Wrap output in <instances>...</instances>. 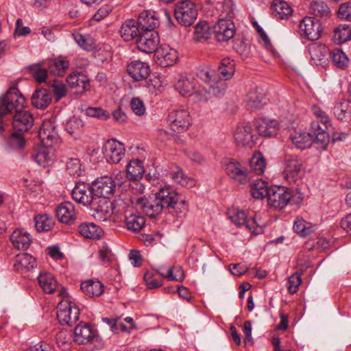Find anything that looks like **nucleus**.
Instances as JSON below:
<instances>
[{
    "instance_id": "nucleus-33",
    "label": "nucleus",
    "mask_w": 351,
    "mask_h": 351,
    "mask_svg": "<svg viewBox=\"0 0 351 351\" xmlns=\"http://www.w3.org/2000/svg\"><path fill=\"white\" fill-rule=\"evenodd\" d=\"M36 265L35 258L26 253L19 254L16 256L14 267L19 272L29 271Z\"/></svg>"
},
{
    "instance_id": "nucleus-39",
    "label": "nucleus",
    "mask_w": 351,
    "mask_h": 351,
    "mask_svg": "<svg viewBox=\"0 0 351 351\" xmlns=\"http://www.w3.org/2000/svg\"><path fill=\"white\" fill-rule=\"evenodd\" d=\"M144 172L143 162L140 160H132L127 165L126 176L130 180L138 181L142 178Z\"/></svg>"
},
{
    "instance_id": "nucleus-11",
    "label": "nucleus",
    "mask_w": 351,
    "mask_h": 351,
    "mask_svg": "<svg viewBox=\"0 0 351 351\" xmlns=\"http://www.w3.org/2000/svg\"><path fill=\"white\" fill-rule=\"evenodd\" d=\"M167 121L172 130L180 133L189 129L192 124V118L187 109L179 108L169 113Z\"/></svg>"
},
{
    "instance_id": "nucleus-16",
    "label": "nucleus",
    "mask_w": 351,
    "mask_h": 351,
    "mask_svg": "<svg viewBox=\"0 0 351 351\" xmlns=\"http://www.w3.org/2000/svg\"><path fill=\"white\" fill-rule=\"evenodd\" d=\"M92 184L95 196L106 199H108L109 197L114 194L116 189L114 180L109 176L101 177L94 181Z\"/></svg>"
},
{
    "instance_id": "nucleus-6",
    "label": "nucleus",
    "mask_w": 351,
    "mask_h": 351,
    "mask_svg": "<svg viewBox=\"0 0 351 351\" xmlns=\"http://www.w3.org/2000/svg\"><path fill=\"white\" fill-rule=\"evenodd\" d=\"M302 201V194L285 186L271 189L267 198L268 204L274 208L282 209L289 203L298 204Z\"/></svg>"
},
{
    "instance_id": "nucleus-19",
    "label": "nucleus",
    "mask_w": 351,
    "mask_h": 351,
    "mask_svg": "<svg viewBox=\"0 0 351 351\" xmlns=\"http://www.w3.org/2000/svg\"><path fill=\"white\" fill-rule=\"evenodd\" d=\"M234 137L238 145L252 147L256 143V136L253 134L249 123H242L237 126Z\"/></svg>"
},
{
    "instance_id": "nucleus-30",
    "label": "nucleus",
    "mask_w": 351,
    "mask_h": 351,
    "mask_svg": "<svg viewBox=\"0 0 351 351\" xmlns=\"http://www.w3.org/2000/svg\"><path fill=\"white\" fill-rule=\"evenodd\" d=\"M156 57L162 66L173 65L178 58L177 51L168 45H162L156 51Z\"/></svg>"
},
{
    "instance_id": "nucleus-28",
    "label": "nucleus",
    "mask_w": 351,
    "mask_h": 351,
    "mask_svg": "<svg viewBox=\"0 0 351 351\" xmlns=\"http://www.w3.org/2000/svg\"><path fill=\"white\" fill-rule=\"evenodd\" d=\"M119 32L121 36L125 41L136 40V38L142 34L137 21L134 19L126 20L122 24Z\"/></svg>"
},
{
    "instance_id": "nucleus-23",
    "label": "nucleus",
    "mask_w": 351,
    "mask_h": 351,
    "mask_svg": "<svg viewBox=\"0 0 351 351\" xmlns=\"http://www.w3.org/2000/svg\"><path fill=\"white\" fill-rule=\"evenodd\" d=\"M199 86L197 80L191 76H182L175 84L176 90L182 95L189 97L195 95L199 98Z\"/></svg>"
},
{
    "instance_id": "nucleus-60",
    "label": "nucleus",
    "mask_w": 351,
    "mask_h": 351,
    "mask_svg": "<svg viewBox=\"0 0 351 351\" xmlns=\"http://www.w3.org/2000/svg\"><path fill=\"white\" fill-rule=\"evenodd\" d=\"M244 226L256 235L263 232L262 224L259 223L255 217L247 218Z\"/></svg>"
},
{
    "instance_id": "nucleus-45",
    "label": "nucleus",
    "mask_w": 351,
    "mask_h": 351,
    "mask_svg": "<svg viewBox=\"0 0 351 351\" xmlns=\"http://www.w3.org/2000/svg\"><path fill=\"white\" fill-rule=\"evenodd\" d=\"M271 189H269L267 183L261 179L256 180L251 186V194L253 198L261 199L269 196Z\"/></svg>"
},
{
    "instance_id": "nucleus-54",
    "label": "nucleus",
    "mask_w": 351,
    "mask_h": 351,
    "mask_svg": "<svg viewBox=\"0 0 351 351\" xmlns=\"http://www.w3.org/2000/svg\"><path fill=\"white\" fill-rule=\"evenodd\" d=\"M293 230L298 234L304 237L312 233L315 230V226L302 218H297L294 221Z\"/></svg>"
},
{
    "instance_id": "nucleus-24",
    "label": "nucleus",
    "mask_w": 351,
    "mask_h": 351,
    "mask_svg": "<svg viewBox=\"0 0 351 351\" xmlns=\"http://www.w3.org/2000/svg\"><path fill=\"white\" fill-rule=\"evenodd\" d=\"M69 86L76 94H82L90 88L89 80L86 75L80 72H73L66 77Z\"/></svg>"
},
{
    "instance_id": "nucleus-17",
    "label": "nucleus",
    "mask_w": 351,
    "mask_h": 351,
    "mask_svg": "<svg viewBox=\"0 0 351 351\" xmlns=\"http://www.w3.org/2000/svg\"><path fill=\"white\" fill-rule=\"evenodd\" d=\"M159 36L157 32H142L136 38L137 48L145 53L156 52L159 44Z\"/></svg>"
},
{
    "instance_id": "nucleus-42",
    "label": "nucleus",
    "mask_w": 351,
    "mask_h": 351,
    "mask_svg": "<svg viewBox=\"0 0 351 351\" xmlns=\"http://www.w3.org/2000/svg\"><path fill=\"white\" fill-rule=\"evenodd\" d=\"M351 40V26L346 24L338 25L333 32L332 40L337 45H341Z\"/></svg>"
},
{
    "instance_id": "nucleus-49",
    "label": "nucleus",
    "mask_w": 351,
    "mask_h": 351,
    "mask_svg": "<svg viewBox=\"0 0 351 351\" xmlns=\"http://www.w3.org/2000/svg\"><path fill=\"white\" fill-rule=\"evenodd\" d=\"M125 221L127 229L133 232L141 230L145 223V218L138 215H130L125 217Z\"/></svg>"
},
{
    "instance_id": "nucleus-8",
    "label": "nucleus",
    "mask_w": 351,
    "mask_h": 351,
    "mask_svg": "<svg viewBox=\"0 0 351 351\" xmlns=\"http://www.w3.org/2000/svg\"><path fill=\"white\" fill-rule=\"evenodd\" d=\"M93 189V185L90 186L84 182H78L72 191V197L83 206H89L97 215L102 198L95 197Z\"/></svg>"
},
{
    "instance_id": "nucleus-3",
    "label": "nucleus",
    "mask_w": 351,
    "mask_h": 351,
    "mask_svg": "<svg viewBox=\"0 0 351 351\" xmlns=\"http://www.w3.org/2000/svg\"><path fill=\"white\" fill-rule=\"evenodd\" d=\"M38 136L44 147L36 151L32 157L38 165L45 167L53 161V152L49 147H52L58 139L54 121L50 119L45 120L39 129Z\"/></svg>"
},
{
    "instance_id": "nucleus-55",
    "label": "nucleus",
    "mask_w": 351,
    "mask_h": 351,
    "mask_svg": "<svg viewBox=\"0 0 351 351\" xmlns=\"http://www.w3.org/2000/svg\"><path fill=\"white\" fill-rule=\"evenodd\" d=\"M230 219L237 226H244L247 219L246 213L240 210L232 209L228 211Z\"/></svg>"
},
{
    "instance_id": "nucleus-63",
    "label": "nucleus",
    "mask_w": 351,
    "mask_h": 351,
    "mask_svg": "<svg viewBox=\"0 0 351 351\" xmlns=\"http://www.w3.org/2000/svg\"><path fill=\"white\" fill-rule=\"evenodd\" d=\"M340 19L351 21V3L346 2L340 5L337 11Z\"/></svg>"
},
{
    "instance_id": "nucleus-62",
    "label": "nucleus",
    "mask_w": 351,
    "mask_h": 351,
    "mask_svg": "<svg viewBox=\"0 0 351 351\" xmlns=\"http://www.w3.org/2000/svg\"><path fill=\"white\" fill-rule=\"evenodd\" d=\"M86 114L89 117H97L102 120H106L110 117L108 112L101 108L89 107L86 110Z\"/></svg>"
},
{
    "instance_id": "nucleus-35",
    "label": "nucleus",
    "mask_w": 351,
    "mask_h": 351,
    "mask_svg": "<svg viewBox=\"0 0 351 351\" xmlns=\"http://www.w3.org/2000/svg\"><path fill=\"white\" fill-rule=\"evenodd\" d=\"M169 176L175 182L185 187L191 188L196 183L193 178L185 176L182 169L176 165L171 166Z\"/></svg>"
},
{
    "instance_id": "nucleus-32",
    "label": "nucleus",
    "mask_w": 351,
    "mask_h": 351,
    "mask_svg": "<svg viewBox=\"0 0 351 351\" xmlns=\"http://www.w3.org/2000/svg\"><path fill=\"white\" fill-rule=\"evenodd\" d=\"M10 240L14 247L25 250L32 243L30 234L23 230H16L10 236Z\"/></svg>"
},
{
    "instance_id": "nucleus-21",
    "label": "nucleus",
    "mask_w": 351,
    "mask_h": 351,
    "mask_svg": "<svg viewBox=\"0 0 351 351\" xmlns=\"http://www.w3.org/2000/svg\"><path fill=\"white\" fill-rule=\"evenodd\" d=\"M96 337V332L87 323L80 322L75 328L73 341L79 345L91 343Z\"/></svg>"
},
{
    "instance_id": "nucleus-18",
    "label": "nucleus",
    "mask_w": 351,
    "mask_h": 351,
    "mask_svg": "<svg viewBox=\"0 0 351 351\" xmlns=\"http://www.w3.org/2000/svg\"><path fill=\"white\" fill-rule=\"evenodd\" d=\"M104 149L106 160L110 163L117 164L125 156L124 145L114 139L108 141Z\"/></svg>"
},
{
    "instance_id": "nucleus-44",
    "label": "nucleus",
    "mask_w": 351,
    "mask_h": 351,
    "mask_svg": "<svg viewBox=\"0 0 351 351\" xmlns=\"http://www.w3.org/2000/svg\"><path fill=\"white\" fill-rule=\"evenodd\" d=\"M84 121L76 117L70 118L66 123V131L74 138H77L84 131Z\"/></svg>"
},
{
    "instance_id": "nucleus-27",
    "label": "nucleus",
    "mask_w": 351,
    "mask_h": 351,
    "mask_svg": "<svg viewBox=\"0 0 351 351\" xmlns=\"http://www.w3.org/2000/svg\"><path fill=\"white\" fill-rule=\"evenodd\" d=\"M56 215L59 221L71 225L76 219V213L74 205L69 202L60 204L56 210Z\"/></svg>"
},
{
    "instance_id": "nucleus-5",
    "label": "nucleus",
    "mask_w": 351,
    "mask_h": 351,
    "mask_svg": "<svg viewBox=\"0 0 351 351\" xmlns=\"http://www.w3.org/2000/svg\"><path fill=\"white\" fill-rule=\"evenodd\" d=\"M223 12L228 18H221L213 25V33L215 38L219 42H226L231 39L235 34V25L231 18L233 16L232 3L231 0H225Z\"/></svg>"
},
{
    "instance_id": "nucleus-1",
    "label": "nucleus",
    "mask_w": 351,
    "mask_h": 351,
    "mask_svg": "<svg viewBox=\"0 0 351 351\" xmlns=\"http://www.w3.org/2000/svg\"><path fill=\"white\" fill-rule=\"evenodd\" d=\"M311 111L316 120L311 122V133L297 132L291 135L290 138L295 146L300 149L310 147L314 140L321 143L322 149H326L329 142V128H332L330 118L318 106H313Z\"/></svg>"
},
{
    "instance_id": "nucleus-7",
    "label": "nucleus",
    "mask_w": 351,
    "mask_h": 351,
    "mask_svg": "<svg viewBox=\"0 0 351 351\" xmlns=\"http://www.w3.org/2000/svg\"><path fill=\"white\" fill-rule=\"evenodd\" d=\"M130 207V199L125 196H118L110 202L102 198L97 212V217L103 221L108 220L112 215H123Z\"/></svg>"
},
{
    "instance_id": "nucleus-20",
    "label": "nucleus",
    "mask_w": 351,
    "mask_h": 351,
    "mask_svg": "<svg viewBox=\"0 0 351 351\" xmlns=\"http://www.w3.org/2000/svg\"><path fill=\"white\" fill-rule=\"evenodd\" d=\"M155 195L164 209L174 207L175 204L178 203L180 198L174 188L169 185L160 188L158 191L155 193Z\"/></svg>"
},
{
    "instance_id": "nucleus-10",
    "label": "nucleus",
    "mask_w": 351,
    "mask_h": 351,
    "mask_svg": "<svg viewBox=\"0 0 351 351\" xmlns=\"http://www.w3.org/2000/svg\"><path fill=\"white\" fill-rule=\"evenodd\" d=\"M223 166L227 176L239 184H245L251 180L250 172L234 159H225L223 161Z\"/></svg>"
},
{
    "instance_id": "nucleus-38",
    "label": "nucleus",
    "mask_w": 351,
    "mask_h": 351,
    "mask_svg": "<svg viewBox=\"0 0 351 351\" xmlns=\"http://www.w3.org/2000/svg\"><path fill=\"white\" fill-rule=\"evenodd\" d=\"M81 289L89 297H98L104 292V285L99 280H88L82 282Z\"/></svg>"
},
{
    "instance_id": "nucleus-14",
    "label": "nucleus",
    "mask_w": 351,
    "mask_h": 351,
    "mask_svg": "<svg viewBox=\"0 0 351 351\" xmlns=\"http://www.w3.org/2000/svg\"><path fill=\"white\" fill-rule=\"evenodd\" d=\"M300 32L308 40H316L321 36V23L317 19L306 16L300 23Z\"/></svg>"
},
{
    "instance_id": "nucleus-52",
    "label": "nucleus",
    "mask_w": 351,
    "mask_h": 351,
    "mask_svg": "<svg viewBox=\"0 0 351 351\" xmlns=\"http://www.w3.org/2000/svg\"><path fill=\"white\" fill-rule=\"evenodd\" d=\"M54 226V221L47 215H40L35 217V227L38 232L49 231Z\"/></svg>"
},
{
    "instance_id": "nucleus-2",
    "label": "nucleus",
    "mask_w": 351,
    "mask_h": 351,
    "mask_svg": "<svg viewBox=\"0 0 351 351\" xmlns=\"http://www.w3.org/2000/svg\"><path fill=\"white\" fill-rule=\"evenodd\" d=\"M26 100L16 87H11L5 95L0 97V116L15 112L12 121L14 130L20 133L27 132L34 125L32 114L23 110Z\"/></svg>"
},
{
    "instance_id": "nucleus-36",
    "label": "nucleus",
    "mask_w": 351,
    "mask_h": 351,
    "mask_svg": "<svg viewBox=\"0 0 351 351\" xmlns=\"http://www.w3.org/2000/svg\"><path fill=\"white\" fill-rule=\"evenodd\" d=\"M293 10L289 4L282 0H274L271 5V12L274 17L279 19H288Z\"/></svg>"
},
{
    "instance_id": "nucleus-9",
    "label": "nucleus",
    "mask_w": 351,
    "mask_h": 351,
    "mask_svg": "<svg viewBox=\"0 0 351 351\" xmlns=\"http://www.w3.org/2000/svg\"><path fill=\"white\" fill-rule=\"evenodd\" d=\"M174 16L180 25L185 27L190 26L197 19V8L189 0L179 1L175 5Z\"/></svg>"
},
{
    "instance_id": "nucleus-51",
    "label": "nucleus",
    "mask_w": 351,
    "mask_h": 351,
    "mask_svg": "<svg viewBox=\"0 0 351 351\" xmlns=\"http://www.w3.org/2000/svg\"><path fill=\"white\" fill-rule=\"evenodd\" d=\"M29 73L33 78L38 82L42 83L46 81L48 75V69L43 66V63L32 64L28 67Z\"/></svg>"
},
{
    "instance_id": "nucleus-22",
    "label": "nucleus",
    "mask_w": 351,
    "mask_h": 351,
    "mask_svg": "<svg viewBox=\"0 0 351 351\" xmlns=\"http://www.w3.org/2000/svg\"><path fill=\"white\" fill-rule=\"evenodd\" d=\"M137 23L142 32H155L160 22L157 14L153 10H144L139 14Z\"/></svg>"
},
{
    "instance_id": "nucleus-43",
    "label": "nucleus",
    "mask_w": 351,
    "mask_h": 351,
    "mask_svg": "<svg viewBox=\"0 0 351 351\" xmlns=\"http://www.w3.org/2000/svg\"><path fill=\"white\" fill-rule=\"evenodd\" d=\"M263 94L260 92L258 88H256L247 94L246 106L252 110L260 109L265 104Z\"/></svg>"
},
{
    "instance_id": "nucleus-29",
    "label": "nucleus",
    "mask_w": 351,
    "mask_h": 351,
    "mask_svg": "<svg viewBox=\"0 0 351 351\" xmlns=\"http://www.w3.org/2000/svg\"><path fill=\"white\" fill-rule=\"evenodd\" d=\"M128 74L136 81H141L146 79L150 73L148 64L135 60L132 62L127 69Z\"/></svg>"
},
{
    "instance_id": "nucleus-15",
    "label": "nucleus",
    "mask_w": 351,
    "mask_h": 351,
    "mask_svg": "<svg viewBox=\"0 0 351 351\" xmlns=\"http://www.w3.org/2000/svg\"><path fill=\"white\" fill-rule=\"evenodd\" d=\"M136 208L141 210L146 215L154 218L160 214L164 210L159 200L154 197H137L135 199Z\"/></svg>"
},
{
    "instance_id": "nucleus-48",
    "label": "nucleus",
    "mask_w": 351,
    "mask_h": 351,
    "mask_svg": "<svg viewBox=\"0 0 351 351\" xmlns=\"http://www.w3.org/2000/svg\"><path fill=\"white\" fill-rule=\"evenodd\" d=\"M334 113L339 120L351 118V101L345 100L337 104L334 108Z\"/></svg>"
},
{
    "instance_id": "nucleus-13",
    "label": "nucleus",
    "mask_w": 351,
    "mask_h": 351,
    "mask_svg": "<svg viewBox=\"0 0 351 351\" xmlns=\"http://www.w3.org/2000/svg\"><path fill=\"white\" fill-rule=\"evenodd\" d=\"M302 162L295 155H286L284 159L283 177L290 184L295 183L300 178Z\"/></svg>"
},
{
    "instance_id": "nucleus-37",
    "label": "nucleus",
    "mask_w": 351,
    "mask_h": 351,
    "mask_svg": "<svg viewBox=\"0 0 351 351\" xmlns=\"http://www.w3.org/2000/svg\"><path fill=\"white\" fill-rule=\"evenodd\" d=\"M234 65V61L228 58L221 60L217 71L219 80L226 82V80L230 79L235 72Z\"/></svg>"
},
{
    "instance_id": "nucleus-56",
    "label": "nucleus",
    "mask_w": 351,
    "mask_h": 351,
    "mask_svg": "<svg viewBox=\"0 0 351 351\" xmlns=\"http://www.w3.org/2000/svg\"><path fill=\"white\" fill-rule=\"evenodd\" d=\"M66 170L71 176H80L83 170L80 160L78 158H70L66 162Z\"/></svg>"
},
{
    "instance_id": "nucleus-25",
    "label": "nucleus",
    "mask_w": 351,
    "mask_h": 351,
    "mask_svg": "<svg viewBox=\"0 0 351 351\" xmlns=\"http://www.w3.org/2000/svg\"><path fill=\"white\" fill-rule=\"evenodd\" d=\"M308 51L313 64L324 66L328 62L330 51L326 45L313 43L309 46Z\"/></svg>"
},
{
    "instance_id": "nucleus-26",
    "label": "nucleus",
    "mask_w": 351,
    "mask_h": 351,
    "mask_svg": "<svg viewBox=\"0 0 351 351\" xmlns=\"http://www.w3.org/2000/svg\"><path fill=\"white\" fill-rule=\"evenodd\" d=\"M254 125L259 135L263 136L276 135L280 128L279 123L275 119H259L254 121Z\"/></svg>"
},
{
    "instance_id": "nucleus-59",
    "label": "nucleus",
    "mask_w": 351,
    "mask_h": 351,
    "mask_svg": "<svg viewBox=\"0 0 351 351\" xmlns=\"http://www.w3.org/2000/svg\"><path fill=\"white\" fill-rule=\"evenodd\" d=\"M56 343L60 348H66L70 345L71 335L66 330H62L56 335Z\"/></svg>"
},
{
    "instance_id": "nucleus-61",
    "label": "nucleus",
    "mask_w": 351,
    "mask_h": 351,
    "mask_svg": "<svg viewBox=\"0 0 351 351\" xmlns=\"http://www.w3.org/2000/svg\"><path fill=\"white\" fill-rule=\"evenodd\" d=\"M302 283V279L300 274H294L288 278L287 289L291 294H293L297 292L299 286Z\"/></svg>"
},
{
    "instance_id": "nucleus-12",
    "label": "nucleus",
    "mask_w": 351,
    "mask_h": 351,
    "mask_svg": "<svg viewBox=\"0 0 351 351\" xmlns=\"http://www.w3.org/2000/svg\"><path fill=\"white\" fill-rule=\"evenodd\" d=\"M80 316V309L73 303L62 301L58 305L57 319L62 325L72 326Z\"/></svg>"
},
{
    "instance_id": "nucleus-57",
    "label": "nucleus",
    "mask_w": 351,
    "mask_h": 351,
    "mask_svg": "<svg viewBox=\"0 0 351 351\" xmlns=\"http://www.w3.org/2000/svg\"><path fill=\"white\" fill-rule=\"evenodd\" d=\"M234 48L242 59H245L250 55V45L245 40L237 41L234 45Z\"/></svg>"
},
{
    "instance_id": "nucleus-34",
    "label": "nucleus",
    "mask_w": 351,
    "mask_h": 351,
    "mask_svg": "<svg viewBox=\"0 0 351 351\" xmlns=\"http://www.w3.org/2000/svg\"><path fill=\"white\" fill-rule=\"evenodd\" d=\"M32 104L38 109L46 108L51 101V97L49 91L45 88L37 89L32 94Z\"/></svg>"
},
{
    "instance_id": "nucleus-58",
    "label": "nucleus",
    "mask_w": 351,
    "mask_h": 351,
    "mask_svg": "<svg viewBox=\"0 0 351 351\" xmlns=\"http://www.w3.org/2000/svg\"><path fill=\"white\" fill-rule=\"evenodd\" d=\"M51 87L57 99H60L66 95L67 90L65 84L60 80H54L51 84Z\"/></svg>"
},
{
    "instance_id": "nucleus-46",
    "label": "nucleus",
    "mask_w": 351,
    "mask_h": 351,
    "mask_svg": "<svg viewBox=\"0 0 351 351\" xmlns=\"http://www.w3.org/2000/svg\"><path fill=\"white\" fill-rule=\"evenodd\" d=\"M329 58H331L333 64L340 69L347 68L350 62L346 54L339 49H335L331 51Z\"/></svg>"
},
{
    "instance_id": "nucleus-47",
    "label": "nucleus",
    "mask_w": 351,
    "mask_h": 351,
    "mask_svg": "<svg viewBox=\"0 0 351 351\" xmlns=\"http://www.w3.org/2000/svg\"><path fill=\"white\" fill-rule=\"evenodd\" d=\"M210 27L206 21H200L195 26L193 39L197 41L206 40L210 38Z\"/></svg>"
},
{
    "instance_id": "nucleus-41",
    "label": "nucleus",
    "mask_w": 351,
    "mask_h": 351,
    "mask_svg": "<svg viewBox=\"0 0 351 351\" xmlns=\"http://www.w3.org/2000/svg\"><path fill=\"white\" fill-rule=\"evenodd\" d=\"M39 286L47 294H51L57 287V281L50 273H40L38 277Z\"/></svg>"
},
{
    "instance_id": "nucleus-31",
    "label": "nucleus",
    "mask_w": 351,
    "mask_h": 351,
    "mask_svg": "<svg viewBox=\"0 0 351 351\" xmlns=\"http://www.w3.org/2000/svg\"><path fill=\"white\" fill-rule=\"evenodd\" d=\"M70 62L62 57L50 59L45 62L49 72L54 75L62 76L69 68Z\"/></svg>"
},
{
    "instance_id": "nucleus-4",
    "label": "nucleus",
    "mask_w": 351,
    "mask_h": 351,
    "mask_svg": "<svg viewBox=\"0 0 351 351\" xmlns=\"http://www.w3.org/2000/svg\"><path fill=\"white\" fill-rule=\"evenodd\" d=\"M197 76L204 84V86L198 87L199 100L207 99V95L216 97H222L226 90L227 84L223 80H219L217 71L210 66H200L197 69Z\"/></svg>"
},
{
    "instance_id": "nucleus-64",
    "label": "nucleus",
    "mask_w": 351,
    "mask_h": 351,
    "mask_svg": "<svg viewBox=\"0 0 351 351\" xmlns=\"http://www.w3.org/2000/svg\"><path fill=\"white\" fill-rule=\"evenodd\" d=\"M24 133H20L19 132L14 131V133L11 135L9 143L10 145L15 149H21L25 145V140L23 136Z\"/></svg>"
},
{
    "instance_id": "nucleus-40",
    "label": "nucleus",
    "mask_w": 351,
    "mask_h": 351,
    "mask_svg": "<svg viewBox=\"0 0 351 351\" xmlns=\"http://www.w3.org/2000/svg\"><path fill=\"white\" fill-rule=\"evenodd\" d=\"M80 234L85 238L90 239H98L102 234V229L93 223H84L78 228Z\"/></svg>"
},
{
    "instance_id": "nucleus-50",
    "label": "nucleus",
    "mask_w": 351,
    "mask_h": 351,
    "mask_svg": "<svg viewBox=\"0 0 351 351\" xmlns=\"http://www.w3.org/2000/svg\"><path fill=\"white\" fill-rule=\"evenodd\" d=\"M309 10L316 17L328 18L330 16L329 8L323 1H313L310 5Z\"/></svg>"
},
{
    "instance_id": "nucleus-53",
    "label": "nucleus",
    "mask_w": 351,
    "mask_h": 351,
    "mask_svg": "<svg viewBox=\"0 0 351 351\" xmlns=\"http://www.w3.org/2000/svg\"><path fill=\"white\" fill-rule=\"evenodd\" d=\"M251 169L257 175H262L266 167V162L261 153L253 155L250 160Z\"/></svg>"
}]
</instances>
